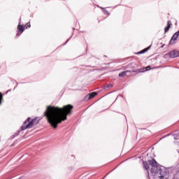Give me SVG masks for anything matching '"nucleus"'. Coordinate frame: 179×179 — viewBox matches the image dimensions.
<instances>
[{"mask_svg":"<svg viewBox=\"0 0 179 179\" xmlns=\"http://www.w3.org/2000/svg\"><path fill=\"white\" fill-rule=\"evenodd\" d=\"M73 108L72 105H66L63 108L48 106L44 112V116L46 117L51 127L55 129L58 127V124L66 120L68 115L72 114Z\"/></svg>","mask_w":179,"mask_h":179,"instance_id":"obj_1","label":"nucleus"},{"mask_svg":"<svg viewBox=\"0 0 179 179\" xmlns=\"http://www.w3.org/2000/svg\"><path fill=\"white\" fill-rule=\"evenodd\" d=\"M145 170H150L151 176L156 179H170L169 168L159 166L157 162L152 159L143 163Z\"/></svg>","mask_w":179,"mask_h":179,"instance_id":"obj_2","label":"nucleus"},{"mask_svg":"<svg viewBox=\"0 0 179 179\" xmlns=\"http://www.w3.org/2000/svg\"><path fill=\"white\" fill-rule=\"evenodd\" d=\"M31 119L30 117H28L24 122V125H26L27 122H29L26 126H22L21 127V131H24V129H27L28 128H33L34 125H36L37 124V119H33L31 121H30Z\"/></svg>","mask_w":179,"mask_h":179,"instance_id":"obj_3","label":"nucleus"},{"mask_svg":"<svg viewBox=\"0 0 179 179\" xmlns=\"http://www.w3.org/2000/svg\"><path fill=\"white\" fill-rule=\"evenodd\" d=\"M21 20H22L20 19V22H19L18 26H17V29L18 30V31H20V32H17V37H19V36H20V35L22 34V33H23V31H24V27H25V26H24V24H22V25L20 24V21H21Z\"/></svg>","mask_w":179,"mask_h":179,"instance_id":"obj_4","label":"nucleus"},{"mask_svg":"<svg viewBox=\"0 0 179 179\" xmlns=\"http://www.w3.org/2000/svg\"><path fill=\"white\" fill-rule=\"evenodd\" d=\"M178 36H179V31L173 35V36L171 37V38L169 41V44H171V45L176 44V40H177V38H178Z\"/></svg>","mask_w":179,"mask_h":179,"instance_id":"obj_5","label":"nucleus"},{"mask_svg":"<svg viewBox=\"0 0 179 179\" xmlns=\"http://www.w3.org/2000/svg\"><path fill=\"white\" fill-rule=\"evenodd\" d=\"M97 96L96 92H92L91 94H88L85 97V101H89V100H91V99H93V97H96Z\"/></svg>","mask_w":179,"mask_h":179,"instance_id":"obj_6","label":"nucleus"},{"mask_svg":"<svg viewBox=\"0 0 179 179\" xmlns=\"http://www.w3.org/2000/svg\"><path fill=\"white\" fill-rule=\"evenodd\" d=\"M170 58H177L179 55L178 50H172L169 53Z\"/></svg>","mask_w":179,"mask_h":179,"instance_id":"obj_7","label":"nucleus"},{"mask_svg":"<svg viewBox=\"0 0 179 179\" xmlns=\"http://www.w3.org/2000/svg\"><path fill=\"white\" fill-rule=\"evenodd\" d=\"M128 72H132L131 71H122V73H120L118 76L119 78H124V76H127V73H128Z\"/></svg>","mask_w":179,"mask_h":179,"instance_id":"obj_8","label":"nucleus"},{"mask_svg":"<svg viewBox=\"0 0 179 179\" xmlns=\"http://www.w3.org/2000/svg\"><path fill=\"white\" fill-rule=\"evenodd\" d=\"M150 48V46H149L148 48H145L140 52H138L136 54L138 55H141V54H145V52H146V51H148V50H149Z\"/></svg>","mask_w":179,"mask_h":179,"instance_id":"obj_9","label":"nucleus"},{"mask_svg":"<svg viewBox=\"0 0 179 179\" xmlns=\"http://www.w3.org/2000/svg\"><path fill=\"white\" fill-rule=\"evenodd\" d=\"M148 71H150V66H147L145 69H140L139 72L142 73V72H146Z\"/></svg>","mask_w":179,"mask_h":179,"instance_id":"obj_10","label":"nucleus"},{"mask_svg":"<svg viewBox=\"0 0 179 179\" xmlns=\"http://www.w3.org/2000/svg\"><path fill=\"white\" fill-rule=\"evenodd\" d=\"M101 9H102L103 12L104 13H106V15H108V16H110V13H108V10H106V8H103V7H100Z\"/></svg>","mask_w":179,"mask_h":179,"instance_id":"obj_11","label":"nucleus"},{"mask_svg":"<svg viewBox=\"0 0 179 179\" xmlns=\"http://www.w3.org/2000/svg\"><path fill=\"white\" fill-rule=\"evenodd\" d=\"M3 100V94L0 92V106L2 104V101Z\"/></svg>","mask_w":179,"mask_h":179,"instance_id":"obj_12","label":"nucleus"},{"mask_svg":"<svg viewBox=\"0 0 179 179\" xmlns=\"http://www.w3.org/2000/svg\"><path fill=\"white\" fill-rule=\"evenodd\" d=\"M173 138L175 139V141H178V139H179V136L177 135L176 134H173Z\"/></svg>","mask_w":179,"mask_h":179,"instance_id":"obj_13","label":"nucleus"},{"mask_svg":"<svg viewBox=\"0 0 179 179\" xmlns=\"http://www.w3.org/2000/svg\"><path fill=\"white\" fill-rule=\"evenodd\" d=\"M169 30H170V27L166 26V27L164 28V31H165V33H167V31H169Z\"/></svg>","mask_w":179,"mask_h":179,"instance_id":"obj_14","label":"nucleus"},{"mask_svg":"<svg viewBox=\"0 0 179 179\" xmlns=\"http://www.w3.org/2000/svg\"><path fill=\"white\" fill-rule=\"evenodd\" d=\"M30 27H31V25L30 24V22L27 23L26 29H29Z\"/></svg>","mask_w":179,"mask_h":179,"instance_id":"obj_15","label":"nucleus"},{"mask_svg":"<svg viewBox=\"0 0 179 179\" xmlns=\"http://www.w3.org/2000/svg\"><path fill=\"white\" fill-rule=\"evenodd\" d=\"M113 84L108 85L106 86V89H110V88L113 87Z\"/></svg>","mask_w":179,"mask_h":179,"instance_id":"obj_16","label":"nucleus"},{"mask_svg":"<svg viewBox=\"0 0 179 179\" xmlns=\"http://www.w3.org/2000/svg\"><path fill=\"white\" fill-rule=\"evenodd\" d=\"M167 26H169V27H170V26H171V21L167 22Z\"/></svg>","mask_w":179,"mask_h":179,"instance_id":"obj_17","label":"nucleus"},{"mask_svg":"<svg viewBox=\"0 0 179 179\" xmlns=\"http://www.w3.org/2000/svg\"><path fill=\"white\" fill-rule=\"evenodd\" d=\"M69 40H71V38L67 39V41L64 43V45H66V44L68 43V41H69Z\"/></svg>","mask_w":179,"mask_h":179,"instance_id":"obj_18","label":"nucleus"},{"mask_svg":"<svg viewBox=\"0 0 179 179\" xmlns=\"http://www.w3.org/2000/svg\"><path fill=\"white\" fill-rule=\"evenodd\" d=\"M20 131H18L17 134H15V136H17V135H19V133H20Z\"/></svg>","mask_w":179,"mask_h":179,"instance_id":"obj_19","label":"nucleus"},{"mask_svg":"<svg viewBox=\"0 0 179 179\" xmlns=\"http://www.w3.org/2000/svg\"><path fill=\"white\" fill-rule=\"evenodd\" d=\"M9 92H10V90H8L6 92V94L9 93Z\"/></svg>","mask_w":179,"mask_h":179,"instance_id":"obj_20","label":"nucleus"},{"mask_svg":"<svg viewBox=\"0 0 179 179\" xmlns=\"http://www.w3.org/2000/svg\"><path fill=\"white\" fill-rule=\"evenodd\" d=\"M132 72H133V73H135V71H133Z\"/></svg>","mask_w":179,"mask_h":179,"instance_id":"obj_21","label":"nucleus"},{"mask_svg":"<svg viewBox=\"0 0 179 179\" xmlns=\"http://www.w3.org/2000/svg\"><path fill=\"white\" fill-rule=\"evenodd\" d=\"M165 57H167V55H166Z\"/></svg>","mask_w":179,"mask_h":179,"instance_id":"obj_22","label":"nucleus"},{"mask_svg":"<svg viewBox=\"0 0 179 179\" xmlns=\"http://www.w3.org/2000/svg\"><path fill=\"white\" fill-rule=\"evenodd\" d=\"M178 153H179V152H178Z\"/></svg>","mask_w":179,"mask_h":179,"instance_id":"obj_23","label":"nucleus"}]
</instances>
